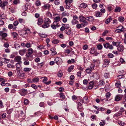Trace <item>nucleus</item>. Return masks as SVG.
<instances>
[{
    "instance_id": "f257e3e1",
    "label": "nucleus",
    "mask_w": 126,
    "mask_h": 126,
    "mask_svg": "<svg viewBox=\"0 0 126 126\" xmlns=\"http://www.w3.org/2000/svg\"><path fill=\"white\" fill-rule=\"evenodd\" d=\"M103 45L104 47L106 49L109 48L110 49H112L113 48L112 46L109 43L104 44Z\"/></svg>"
},
{
    "instance_id": "f03ea898",
    "label": "nucleus",
    "mask_w": 126,
    "mask_h": 126,
    "mask_svg": "<svg viewBox=\"0 0 126 126\" xmlns=\"http://www.w3.org/2000/svg\"><path fill=\"white\" fill-rule=\"evenodd\" d=\"M56 64L58 65H60L63 63L62 59L60 57H58L56 58L54 60Z\"/></svg>"
},
{
    "instance_id": "7ed1b4c3",
    "label": "nucleus",
    "mask_w": 126,
    "mask_h": 126,
    "mask_svg": "<svg viewBox=\"0 0 126 126\" xmlns=\"http://www.w3.org/2000/svg\"><path fill=\"white\" fill-rule=\"evenodd\" d=\"M28 52L26 54V56L27 58H29L32 54L33 50L32 48H31L28 49Z\"/></svg>"
},
{
    "instance_id": "20e7f679",
    "label": "nucleus",
    "mask_w": 126,
    "mask_h": 126,
    "mask_svg": "<svg viewBox=\"0 0 126 126\" xmlns=\"http://www.w3.org/2000/svg\"><path fill=\"white\" fill-rule=\"evenodd\" d=\"M19 93L21 95L25 96L27 93V90L24 89H22L19 91Z\"/></svg>"
},
{
    "instance_id": "39448f33",
    "label": "nucleus",
    "mask_w": 126,
    "mask_h": 126,
    "mask_svg": "<svg viewBox=\"0 0 126 126\" xmlns=\"http://www.w3.org/2000/svg\"><path fill=\"white\" fill-rule=\"evenodd\" d=\"M7 35V33L4 32L3 31H0V36L2 37V39H5L4 38Z\"/></svg>"
},
{
    "instance_id": "423d86ee",
    "label": "nucleus",
    "mask_w": 126,
    "mask_h": 126,
    "mask_svg": "<svg viewBox=\"0 0 126 126\" xmlns=\"http://www.w3.org/2000/svg\"><path fill=\"white\" fill-rule=\"evenodd\" d=\"M120 43L118 44V50L120 52H122L124 50V47L122 45H119Z\"/></svg>"
},
{
    "instance_id": "0eeeda50",
    "label": "nucleus",
    "mask_w": 126,
    "mask_h": 126,
    "mask_svg": "<svg viewBox=\"0 0 126 126\" xmlns=\"http://www.w3.org/2000/svg\"><path fill=\"white\" fill-rule=\"evenodd\" d=\"M123 95L121 94L117 95L115 98V100L116 101H119L122 98Z\"/></svg>"
},
{
    "instance_id": "6e6552de",
    "label": "nucleus",
    "mask_w": 126,
    "mask_h": 126,
    "mask_svg": "<svg viewBox=\"0 0 126 126\" xmlns=\"http://www.w3.org/2000/svg\"><path fill=\"white\" fill-rule=\"evenodd\" d=\"M122 27V29H116L115 30V32L117 33H120L122 32H124L126 31L124 29V28L123 26H121Z\"/></svg>"
},
{
    "instance_id": "1a4fd4ad",
    "label": "nucleus",
    "mask_w": 126,
    "mask_h": 126,
    "mask_svg": "<svg viewBox=\"0 0 126 126\" xmlns=\"http://www.w3.org/2000/svg\"><path fill=\"white\" fill-rule=\"evenodd\" d=\"M43 22V20L42 18L40 17L38 18L37 24L39 26L41 25Z\"/></svg>"
},
{
    "instance_id": "9d476101",
    "label": "nucleus",
    "mask_w": 126,
    "mask_h": 126,
    "mask_svg": "<svg viewBox=\"0 0 126 126\" xmlns=\"http://www.w3.org/2000/svg\"><path fill=\"white\" fill-rule=\"evenodd\" d=\"M21 57L19 56H17L15 57L14 59V60L16 62L21 63Z\"/></svg>"
},
{
    "instance_id": "9b49d317",
    "label": "nucleus",
    "mask_w": 126,
    "mask_h": 126,
    "mask_svg": "<svg viewBox=\"0 0 126 126\" xmlns=\"http://www.w3.org/2000/svg\"><path fill=\"white\" fill-rule=\"evenodd\" d=\"M26 49H23L19 50V54L23 56L26 52Z\"/></svg>"
},
{
    "instance_id": "f8f14e48",
    "label": "nucleus",
    "mask_w": 126,
    "mask_h": 126,
    "mask_svg": "<svg viewBox=\"0 0 126 126\" xmlns=\"http://www.w3.org/2000/svg\"><path fill=\"white\" fill-rule=\"evenodd\" d=\"M94 84V83L93 81H91L89 83V85L88 86V88L89 89H91L93 88L94 87L93 85Z\"/></svg>"
},
{
    "instance_id": "ddd939ff",
    "label": "nucleus",
    "mask_w": 126,
    "mask_h": 126,
    "mask_svg": "<svg viewBox=\"0 0 126 126\" xmlns=\"http://www.w3.org/2000/svg\"><path fill=\"white\" fill-rule=\"evenodd\" d=\"M102 15V13L99 11H97L95 12V16L97 17H101Z\"/></svg>"
},
{
    "instance_id": "4468645a",
    "label": "nucleus",
    "mask_w": 126,
    "mask_h": 126,
    "mask_svg": "<svg viewBox=\"0 0 126 126\" xmlns=\"http://www.w3.org/2000/svg\"><path fill=\"white\" fill-rule=\"evenodd\" d=\"M31 69V68L30 67H26L23 68V70L25 72L28 73L30 71Z\"/></svg>"
},
{
    "instance_id": "2eb2a0df",
    "label": "nucleus",
    "mask_w": 126,
    "mask_h": 126,
    "mask_svg": "<svg viewBox=\"0 0 126 126\" xmlns=\"http://www.w3.org/2000/svg\"><path fill=\"white\" fill-rule=\"evenodd\" d=\"M79 20L81 22H83L86 19V18L85 17L82 16H81L79 17Z\"/></svg>"
},
{
    "instance_id": "dca6fc26",
    "label": "nucleus",
    "mask_w": 126,
    "mask_h": 126,
    "mask_svg": "<svg viewBox=\"0 0 126 126\" xmlns=\"http://www.w3.org/2000/svg\"><path fill=\"white\" fill-rule=\"evenodd\" d=\"M8 5V2L7 1H3L1 3L0 5V7H3L5 6Z\"/></svg>"
},
{
    "instance_id": "f3484780",
    "label": "nucleus",
    "mask_w": 126,
    "mask_h": 126,
    "mask_svg": "<svg viewBox=\"0 0 126 126\" xmlns=\"http://www.w3.org/2000/svg\"><path fill=\"white\" fill-rule=\"evenodd\" d=\"M50 7V5L48 4H46L42 6V8L45 9H48Z\"/></svg>"
},
{
    "instance_id": "a211bd4d",
    "label": "nucleus",
    "mask_w": 126,
    "mask_h": 126,
    "mask_svg": "<svg viewBox=\"0 0 126 126\" xmlns=\"http://www.w3.org/2000/svg\"><path fill=\"white\" fill-rule=\"evenodd\" d=\"M65 33L68 35L71 34L72 33V32L70 29H67L64 31Z\"/></svg>"
},
{
    "instance_id": "6ab92c4d",
    "label": "nucleus",
    "mask_w": 126,
    "mask_h": 126,
    "mask_svg": "<svg viewBox=\"0 0 126 126\" xmlns=\"http://www.w3.org/2000/svg\"><path fill=\"white\" fill-rule=\"evenodd\" d=\"M45 20L44 21V23H46L48 24H49L51 23V21L48 18L46 17L45 18Z\"/></svg>"
},
{
    "instance_id": "aec40b11",
    "label": "nucleus",
    "mask_w": 126,
    "mask_h": 126,
    "mask_svg": "<svg viewBox=\"0 0 126 126\" xmlns=\"http://www.w3.org/2000/svg\"><path fill=\"white\" fill-rule=\"evenodd\" d=\"M50 25L44 22V23L42 25V27L43 28H46L49 26Z\"/></svg>"
},
{
    "instance_id": "412c9836",
    "label": "nucleus",
    "mask_w": 126,
    "mask_h": 126,
    "mask_svg": "<svg viewBox=\"0 0 126 126\" xmlns=\"http://www.w3.org/2000/svg\"><path fill=\"white\" fill-rule=\"evenodd\" d=\"M105 84V83L102 80H100L97 83L98 85L99 86H102Z\"/></svg>"
},
{
    "instance_id": "4be33fe9",
    "label": "nucleus",
    "mask_w": 126,
    "mask_h": 126,
    "mask_svg": "<svg viewBox=\"0 0 126 126\" xmlns=\"http://www.w3.org/2000/svg\"><path fill=\"white\" fill-rule=\"evenodd\" d=\"M51 51L52 52L51 55H54L56 54L57 53L55 51V50L53 48H52L51 49Z\"/></svg>"
},
{
    "instance_id": "5701e85b",
    "label": "nucleus",
    "mask_w": 126,
    "mask_h": 126,
    "mask_svg": "<svg viewBox=\"0 0 126 126\" xmlns=\"http://www.w3.org/2000/svg\"><path fill=\"white\" fill-rule=\"evenodd\" d=\"M86 19L90 21H92L94 19V18L92 16L87 17H86Z\"/></svg>"
},
{
    "instance_id": "b1692460",
    "label": "nucleus",
    "mask_w": 126,
    "mask_h": 126,
    "mask_svg": "<svg viewBox=\"0 0 126 126\" xmlns=\"http://www.w3.org/2000/svg\"><path fill=\"white\" fill-rule=\"evenodd\" d=\"M1 60L3 61V62L5 63H7L9 62V60L5 58H1Z\"/></svg>"
},
{
    "instance_id": "393cba45",
    "label": "nucleus",
    "mask_w": 126,
    "mask_h": 126,
    "mask_svg": "<svg viewBox=\"0 0 126 126\" xmlns=\"http://www.w3.org/2000/svg\"><path fill=\"white\" fill-rule=\"evenodd\" d=\"M87 6V4L83 3L81 4L79 6V7H80L82 8H84L86 7Z\"/></svg>"
},
{
    "instance_id": "a878e982",
    "label": "nucleus",
    "mask_w": 126,
    "mask_h": 126,
    "mask_svg": "<svg viewBox=\"0 0 126 126\" xmlns=\"http://www.w3.org/2000/svg\"><path fill=\"white\" fill-rule=\"evenodd\" d=\"M12 36L14 38H16L17 36L18 35V34L16 32H13L11 33Z\"/></svg>"
},
{
    "instance_id": "bb28decb",
    "label": "nucleus",
    "mask_w": 126,
    "mask_h": 126,
    "mask_svg": "<svg viewBox=\"0 0 126 126\" xmlns=\"http://www.w3.org/2000/svg\"><path fill=\"white\" fill-rule=\"evenodd\" d=\"M112 20V18L111 16H109V17L105 21V23L106 24H108L109 23L111 20Z\"/></svg>"
},
{
    "instance_id": "cd10ccee",
    "label": "nucleus",
    "mask_w": 126,
    "mask_h": 126,
    "mask_svg": "<svg viewBox=\"0 0 126 126\" xmlns=\"http://www.w3.org/2000/svg\"><path fill=\"white\" fill-rule=\"evenodd\" d=\"M39 79L38 78H33L32 79L33 83L37 82L39 81Z\"/></svg>"
},
{
    "instance_id": "c85d7f7f",
    "label": "nucleus",
    "mask_w": 126,
    "mask_h": 126,
    "mask_svg": "<svg viewBox=\"0 0 126 126\" xmlns=\"http://www.w3.org/2000/svg\"><path fill=\"white\" fill-rule=\"evenodd\" d=\"M121 10V9L120 7H116L114 11L115 12H119Z\"/></svg>"
},
{
    "instance_id": "c756f323",
    "label": "nucleus",
    "mask_w": 126,
    "mask_h": 126,
    "mask_svg": "<svg viewBox=\"0 0 126 126\" xmlns=\"http://www.w3.org/2000/svg\"><path fill=\"white\" fill-rule=\"evenodd\" d=\"M118 20L121 22H123L124 20V18L121 16H120L118 18Z\"/></svg>"
},
{
    "instance_id": "7c9ffc66",
    "label": "nucleus",
    "mask_w": 126,
    "mask_h": 126,
    "mask_svg": "<svg viewBox=\"0 0 126 126\" xmlns=\"http://www.w3.org/2000/svg\"><path fill=\"white\" fill-rule=\"evenodd\" d=\"M92 68L91 67L88 68L86 69V72L88 74L91 73L92 71Z\"/></svg>"
},
{
    "instance_id": "2f4dec72",
    "label": "nucleus",
    "mask_w": 126,
    "mask_h": 126,
    "mask_svg": "<svg viewBox=\"0 0 126 126\" xmlns=\"http://www.w3.org/2000/svg\"><path fill=\"white\" fill-rule=\"evenodd\" d=\"M115 85L116 87L117 88H119L120 87L121 83L119 81H117L115 83Z\"/></svg>"
},
{
    "instance_id": "473e14b6",
    "label": "nucleus",
    "mask_w": 126,
    "mask_h": 126,
    "mask_svg": "<svg viewBox=\"0 0 126 126\" xmlns=\"http://www.w3.org/2000/svg\"><path fill=\"white\" fill-rule=\"evenodd\" d=\"M96 51V50L95 48H92L90 51V53L92 54H94Z\"/></svg>"
},
{
    "instance_id": "72a5a7b5",
    "label": "nucleus",
    "mask_w": 126,
    "mask_h": 126,
    "mask_svg": "<svg viewBox=\"0 0 126 126\" xmlns=\"http://www.w3.org/2000/svg\"><path fill=\"white\" fill-rule=\"evenodd\" d=\"M83 24H77L76 25V27L78 29H80L81 27H83Z\"/></svg>"
},
{
    "instance_id": "f704fd0d",
    "label": "nucleus",
    "mask_w": 126,
    "mask_h": 126,
    "mask_svg": "<svg viewBox=\"0 0 126 126\" xmlns=\"http://www.w3.org/2000/svg\"><path fill=\"white\" fill-rule=\"evenodd\" d=\"M66 4V6L65 8L66 9H69L71 7V4L67 2H65Z\"/></svg>"
},
{
    "instance_id": "c9c22d12",
    "label": "nucleus",
    "mask_w": 126,
    "mask_h": 126,
    "mask_svg": "<svg viewBox=\"0 0 126 126\" xmlns=\"http://www.w3.org/2000/svg\"><path fill=\"white\" fill-rule=\"evenodd\" d=\"M74 66L71 65L70 66L68 69V71L69 72H70L74 68Z\"/></svg>"
},
{
    "instance_id": "e433bc0d",
    "label": "nucleus",
    "mask_w": 126,
    "mask_h": 126,
    "mask_svg": "<svg viewBox=\"0 0 126 126\" xmlns=\"http://www.w3.org/2000/svg\"><path fill=\"white\" fill-rule=\"evenodd\" d=\"M60 97L62 99H64L65 98V96L64 94L63 93H61L60 94Z\"/></svg>"
},
{
    "instance_id": "4c0bfd02",
    "label": "nucleus",
    "mask_w": 126,
    "mask_h": 126,
    "mask_svg": "<svg viewBox=\"0 0 126 126\" xmlns=\"http://www.w3.org/2000/svg\"><path fill=\"white\" fill-rule=\"evenodd\" d=\"M104 77L105 79H108L109 77V73H105L104 75Z\"/></svg>"
},
{
    "instance_id": "58836bf2",
    "label": "nucleus",
    "mask_w": 126,
    "mask_h": 126,
    "mask_svg": "<svg viewBox=\"0 0 126 126\" xmlns=\"http://www.w3.org/2000/svg\"><path fill=\"white\" fill-rule=\"evenodd\" d=\"M72 25H75L79 23V22L77 20H73L71 21Z\"/></svg>"
},
{
    "instance_id": "ea45409f",
    "label": "nucleus",
    "mask_w": 126,
    "mask_h": 126,
    "mask_svg": "<svg viewBox=\"0 0 126 126\" xmlns=\"http://www.w3.org/2000/svg\"><path fill=\"white\" fill-rule=\"evenodd\" d=\"M92 7L94 9H96L97 8V5L96 3H94L92 5Z\"/></svg>"
},
{
    "instance_id": "a19ab883",
    "label": "nucleus",
    "mask_w": 126,
    "mask_h": 126,
    "mask_svg": "<svg viewBox=\"0 0 126 126\" xmlns=\"http://www.w3.org/2000/svg\"><path fill=\"white\" fill-rule=\"evenodd\" d=\"M72 50V49L71 48L70 49H67L65 50V53H66L68 54H69L70 52Z\"/></svg>"
},
{
    "instance_id": "79ce46f5",
    "label": "nucleus",
    "mask_w": 126,
    "mask_h": 126,
    "mask_svg": "<svg viewBox=\"0 0 126 126\" xmlns=\"http://www.w3.org/2000/svg\"><path fill=\"white\" fill-rule=\"evenodd\" d=\"M28 8L27 5L25 4L22 7V9L26 11L28 9Z\"/></svg>"
},
{
    "instance_id": "37998d69",
    "label": "nucleus",
    "mask_w": 126,
    "mask_h": 126,
    "mask_svg": "<svg viewBox=\"0 0 126 126\" xmlns=\"http://www.w3.org/2000/svg\"><path fill=\"white\" fill-rule=\"evenodd\" d=\"M62 25L63 26L65 29H67L69 27V25L68 24H63Z\"/></svg>"
},
{
    "instance_id": "c03bdc74",
    "label": "nucleus",
    "mask_w": 126,
    "mask_h": 126,
    "mask_svg": "<svg viewBox=\"0 0 126 126\" xmlns=\"http://www.w3.org/2000/svg\"><path fill=\"white\" fill-rule=\"evenodd\" d=\"M18 21L20 23H24L25 22V20L21 18H19L18 19Z\"/></svg>"
},
{
    "instance_id": "a18cd8bd",
    "label": "nucleus",
    "mask_w": 126,
    "mask_h": 126,
    "mask_svg": "<svg viewBox=\"0 0 126 126\" xmlns=\"http://www.w3.org/2000/svg\"><path fill=\"white\" fill-rule=\"evenodd\" d=\"M98 49L99 50H101L103 48L101 44H99L97 46Z\"/></svg>"
},
{
    "instance_id": "49530a36",
    "label": "nucleus",
    "mask_w": 126,
    "mask_h": 126,
    "mask_svg": "<svg viewBox=\"0 0 126 126\" xmlns=\"http://www.w3.org/2000/svg\"><path fill=\"white\" fill-rule=\"evenodd\" d=\"M77 108L78 110L80 112L81 111L83 110L81 106H78Z\"/></svg>"
},
{
    "instance_id": "de8ad7c7",
    "label": "nucleus",
    "mask_w": 126,
    "mask_h": 126,
    "mask_svg": "<svg viewBox=\"0 0 126 126\" xmlns=\"http://www.w3.org/2000/svg\"><path fill=\"white\" fill-rule=\"evenodd\" d=\"M121 114L120 112H117L115 113L113 116L114 117H117L119 116Z\"/></svg>"
},
{
    "instance_id": "09e8293b",
    "label": "nucleus",
    "mask_w": 126,
    "mask_h": 126,
    "mask_svg": "<svg viewBox=\"0 0 126 126\" xmlns=\"http://www.w3.org/2000/svg\"><path fill=\"white\" fill-rule=\"evenodd\" d=\"M51 27L53 29H56L57 27H58L57 26H56L54 25L53 24H52L51 25Z\"/></svg>"
},
{
    "instance_id": "8fccbe9b",
    "label": "nucleus",
    "mask_w": 126,
    "mask_h": 126,
    "mask_svg": "<svg viewBox=\"0 0 126 126\" xmlns=\"http://www.w3.org/2000/svg\"><path fill=\"white\" fill-rule=\"evenodd\" d=\"M54 20L55 21L59 22L60 20V17L59 16H57L55 17Z\"/></svg>"
},
{
    "instance_id": "3c124183",
    "label": "nucleus",
    "mask_w": 126,
    "mask_h": 126,
    "mask_svg": "<svg viewBox=\"0 0 126 126\" xmlns=\"http://www.w3.org/2000/svg\"><path fill=\"white\" fill-rule=\"evenodd\" d=\"M52 42L54 44H57L59 42V41L57 39L54 40L52 41Z\"/></svg>"
},
{
    "instance_id": "603ef678",
    "label": "nucleus",
    "mask_w": 126,
    "mask_h": 126,
    "mask_svg": "<svg viewBox=\"0 0 126 126\" xmlns=\"http://www.w3.org/2000/svg\"><path fill=\"white\" fill-rule=\"evenodd\" d=\"M12 87L14 89H19V87L16 84H14L12 85Z\"/></svg>"
},
{
    "instance_id": "864d4df0",
    "label": "nucleus",
    "mask_w": 126,
    "mask_h": 126,
    "mask_svg": "<svg viewBox=\"0 0 126 126\" xmlns=\"http://www.w3.org/2000/svg\"><path fill=\"white\" fill-rule=\"evenodd\" d=\"M8 27L9 29H12L13 28L14 29H15L16 27L13 28V25L12 24H10L8 25Z\"/></svg>"
},
{
    "instance_id": "5fc2aeb1",
    "label": "nucleus",
    "mask_w": 126,
    "mask_h": 126,
    "mask_svg": "<svg viewBox=\"0 0 126 126\" xmlns=\"http://www.w3.org/2000/svg\"><path fill=\"white\" fill-rule=\"evenodd\" d=\"M75 62L74 60L72 59L71 60H69L67 61V63H68L70 64L71 63H73Z\"/></svg>"
},
{
    "instance_id": "6e6d98bb",
    "label": "nucleus",
    "mask_w": 126,
    "mask_h": 126,
    "mask_svg": "<svg viewBox=\"0 0 126 126\" xmlns=\"http://www.w3.org/2000/svg\"><path fill=\"white\" fill-rule=\"evenodd\" d=\"M104 62L106 63L105 64L108 65L110 63V61L107 59H106L104 60Z\"/></svg>"
},
{
    "instance_id": "4d7b16f0",
    "label": "nucleus",
    "mask_w": 126,
    "mask_h": 126,
    "mask_svg": "<svg viewBox=\"0 0 126 126\" xmlns=\"http://www.w3.org/2000/svg\"><path fill=\"white\" fill-rule=\"evenodd\" d=\"M0 18L3 19L5 18V15L4 14H2L0 15Z\"/></svg>"
},
{
    "instance_id": "13d9d810",
    "label": "nucleus",
    "mask_w": 126,
    "mask_h": 126,
    "mask_svg": "<svg viewBox=\"0 0 126 126\" xmlns=\"http://www.w3.org/2000/svg\"><path fill=\"white\" fill-rule=\"evenodd\" d=\"M125 111V110L124 108L121 107V108L119 112L121 114L122 113Z\"/></svg>"
},
{
    "instance_id": "bf43d9fd",
    "label": "nucleus",
    "mask_w": 126,
    "mask_h": 126,
    "mask_svg": "<svg viewBox=\"0 0 126 126\" xmlns=\"http://www.w3.org/2000/svg\"><path fill=\"white\" fill-rule=\"evenodd\" d=\"M88 46L87 45H85L83 47V49L84 50H86L88 48Z\"/></svg>"
},
{
    "instance_id": "052dcab7",
    "label": "nucleus",
    "mask_w": 126,
    "mask_h": 126,
    "mask_svg": "<svg viewBox=\"0 0 126 126\" xmlns=\"http://www.w3.org/2000/svg\"><path fill=\"white\" fill-rule=\"evenodd\" d=\"M52 24H54V25H56V26H57L58 27L60 26L59 25H58L59 24V23H58V22H57V21H55L53 22V23Z\"/></svg>"
},
{
    "instance_id": "680f3d73",
    "label": "nucleus",
    "mask_w": 126,
    "mask_h": 126,
    "mask_svg": "<svg viewBox=\"0 0 126 126\" xmlns=\"http://www.w3.org/2000/svg\"><path fill=\"white\" fill-rule=\"evenodd\" d=\"M109 32V31L108 30L105 31L102 33V35L103 36H105Z\"/></svg>"
},
{
    "instance_id": "e2e57ef3",
    "label": "nucleus",
    "mask_w": 126,
    "mask_h": 126,
    "mask_svg": "<svg viewBox=\"0 0 126 126\" xmlns=\"http://www.w3.org/2000/svg\"><path fill=\"white\" fill-rule=\"evenodd\" d=\"M63 74L62 72L61 71H59L58 74V76L59 77H61L63 75Z\"/></svg>"
},
{
    "instance_id": "0e129e2a",
    "label": "nucleus",
    "mask_w": 126,
    "mask_h": 126,
    "mask_svg": "<svg viewBox=\"0 0 126 126\" xmlns=\"http://www.w3.org/2000/svg\"><path fill=\"white\" fill-rule=\"evenodd\" d=\"M108 56L109 58H112L113 57V55L111 53H109L108 54Z\"/></svg>"
},
{
    "instance_id": "69168bd1",
    "label": "nucleus",
    "mask_w": 126,
    "mask_h": 126,
    "mask_svg": "<svg viewBox=\"0 0 126 126\" xmlns=\"http://www.w3.org/2000/svg\"><path fill=\"white\" fill-rule=\"evenodd\" d=\"M41 3L40 1L38 0L36 2V4L37 6H39L41 5Z\"/></svg>"
},
{
    "instance_id": "338daca9",
    "label": "nucleus",
    "mask_w": 126,
    "mask_h": 126,
    "mask_svg": "<svg viewBox=\"0 0 126 126\" xmlns=\"http://www.w3.org/2000/svg\"><path fill=\"white\" fill-rule=\"evenodd\" d=\"M14 47L16 49H17L18 47L19 48L20 47V46L17 44H15Z\"/></svg>"
},
{
    "instance_id": "774afa93",
    "label": "nucleus",
    "mask_w": 126,
    "mask_h": 126,
    "mask_svg": "<svg viewBox=\"0 0 126 126\" xmlns=\"http://www.w3.org/2000/svg\"><path fill=\"white\" fill-rule=\"evenodd\" d=\"M25 73L23 72H21L20 75H19V76L23 77H25Z\"/></svg>"
}]
</instances>
